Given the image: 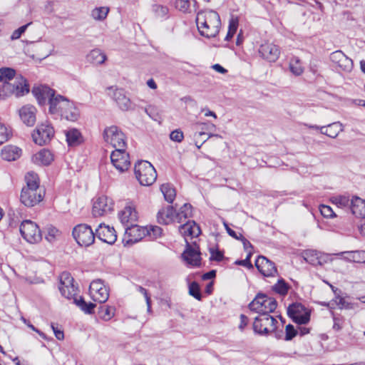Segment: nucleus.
<instances>
[{"mask_svg":"<svg viewBox=\"0 0 365 365\" xmlns=\"http://www.w3.org/2000/svg\"><path fill=\"white\" fill-rule=\"evenodd\" d=\"M73 278L68 272H63L60 275L59 290L64 297L73 299V303L86 314H92L96 304L86 302L82 297H76L77 287L73 284Z\"/></svg>","mask_w":365,"mask_h":365,"instance_id":"nucleus-1","label":"nucleus"},{"mask_svg":"<svg viewBox=\"0 0 365 365\" xmlns=\"http://www.w3.org/2000/svg\"><path fill=\"white\" fill-rule=\"evenodd\" d=\"M196 24L202 36L206 38H212L219 33L221 21L217 11L204 10L197 13Z\"/></svg>","mask_w":365,"mask_h":365,"instance_id":"nucleus-2","label":"nucleus"},{"mask_svg":"<svg viewBox=\"0 0 365 365\" xmlns=\"http://www.w3.org/2000/svg\"><path fill=\"white\" fill-rule=\"evenodd\" d=\"M277 320L267 313H262L255 318L252 324L254 332L260 336L274 333L277 338H281L283 331L277 330Z\"/></svg>","mask_w":365,"mask_h":365,"instance_id":"nucleus-3","label":"nucleus"},{"mask_svg":"<svg viewBox=\"0 0 365 365\" xmlns=\"http://www.w3.org/2000/svg\"><path fill=\"white\" fill-rule=\"evenodd\" d=\"M29 86L26 80L20 74H16L9 81L0 86V98L5 99L10 96L20 97L28 93Z\"/></svg>","mask_w":365,"mask_h":365,"instance_id":"nucleus-4","label":"nucleus"},{"mask_svg":"<svg viewBox=\"0 0 365 365\" xmlns=\"http://www.w3.org/2000/svg\"><path fill=\"white\" fill-rule=\"evenodd\" d=\"M134 172L136 178L144 186L152 185L157 178V173L150 163L146 160L138 161L135 165Z\"/></svg>","mask_w":365,"mask_h":365,"instance_id":"nucleus-5","label":"nucleus"},{"mask_svg":"<svg viewBox=\"0 0 365 365\" xmlns=\"http://www.w3.org/2000/svg\"><path fill=\"white\" fill-rule=\"evenodd\" d=\"M248 307L251 311L259 313V314L262 313L269 314L276 309L277 302L274 298L259 293L249 304Z\"/></svg>","mask_w":365,"mask_h":365,"instance_id":"nucleus-6","label":"nucleus"},{"mask_svg":"<svg viewBox=\"0 0 365 365\" xmlns=\"http://www.w3.org/2000/svg\"><path fill=\"white\" fill-rule=\"evenodd\" d=\"M19 230L23 238L29 243H38L42 240L41 232L38 226L31 220L23 221Z\"/></svg>","mask_w":365,"mask_h":365,"instance_id":"nucleus-7","label":"nucleus"},{"mask_svg":"<svg viewBox=\"0 0 365 365\" xmlns=\"http://www.w3.org/2000/svg\"><path fill=\"white\" fill-rule=\"evenodd\" d=\"M76 242L81 246H89L94 242L96 234L86 224H80L74 227L72 232Z\"/></svg>","mask_w":365,"mask_h":365,"instance_id":"nucleus-8","label":"nucleus"},{"mask_svg":"<svg viewBox=\"0 0 365 365\" xmlns=\"http://www.w3.org/2000/svg\"><path fill=\"white\" fill-rule=\"evenodd\" d=\"M103 139L115 148V150L125 148V135L117 126L112 125L106 128L103 131Z\"/></svg>","mask_w":365,"mask_h":365,"instance_id":"nucleus-9","label":"nucleus"},{"mask_svg":"<svg viewBox=\"0 0 365 365\" xmlns=\"http://www.w3.org/2000/svg\"><path fill=\"white\" fill-rule=\"evenodd\" d=\"M288 316L298 324H306L309 322L310 313L301 303H293L287 308Z\"/></svg>","mask_w":365,"mask_h":365,"instance_id":"nucleus-10","label":"nucleus"},{"mask_svg":"<svg viewBox=\"0 0 365 365\" xmlns=\"http://www.w3.org/2000/svg\"><path fill=\"white\" fill-rule=\"evenodd\" d=\"M44 197V191L42 189L23 187L21 190L20 200L27 207H34Z\"/></svg>","mask_w":365,"mask_h":365,"instance_id":"nucleus-11","label":"nucleus"},{"mask_svg":"<svg viewBox=\"0 0 365 365\" xmlns=\"http://www.w3.org/2000/svg\"><path fill=\"white\" fill-rule=\"evenodd\" d=\"M185 250L182 254V259L187 265L191 267H200L201 257L199 247L195 242L190 244L187 239H185Z\"/></svg>","mask_w":365,"mask_h":365,"instance_id":"nucleus-12","label":"nucleus"},{"mask_svg":"<svg viewBox=\"0 0 365 365\" xmlns=\"http://www.w3.org/2000/svg\"><path fill=\"white\" fill-rule=\"evenodd\" d=\"M54 135V130L53 127L47 123H41L38 125L32 133L34 142L39 145H43L48 143Z\"/></svg>","mask_w":365,"mask_h":365,"instance_id":"nucleus-13","label":"nucleus"},{"mask_svg":"<svg viewBox=\"0 0 365 365\" xmlns=\"http://www.w3.org/2000/svg\"><path fill=\"white\" fill-rule=\"evenodd\" d=\"M111 163L120 173L128 170L130 166V158L125 148L113 150L110 155Z\"/></svg>","mask_w":365,"mask_h":365,"instance_id":"nucleus-14","label":"nucleus"},{"mask_svg":"<svg viewBox=\"0 0 365 365\" xmlns=\"http://www.w3.org/2000/svg\"><path fill=\"white\" fill-rule=\"evenodd\" d=\"M113 209V200L106 195H101L94 200L92 213L96 217H101L110 213Z\"/></svg>","mask_w":365,"mask_h":365,"instance_id":"nucleus-15","label":"nucleus"},{"mask_svg":"<svg viewBox=\"0 0 365 365\" xmlns=\"http://www.w3.org/2000/svg\"><path fill=\"white\" fill-rule=\"evenodd\" d=\"M89 293L93 301L101 304L106 302L109 297L108 290L101 279L93 280L91 283Z\"/></svg>","mask_w":365,"mask_h":365,"instance_id":"nucleus-16","label":"nucleus"},{"mask_svg":"<svg viewBox=\"0 0 365 365\" xmlns=\"http://www.w3.org/2000/svg\"><path fill=\"white\" fill-rule=\"evenodd\" d=\"M107 90L108 95L116 102L122 110H128L132 108V103L125 95L124 90L114 86L108 87Z\"/></svg>","mask_w":365,"mask_h":365,"instance_id":"nucleus-17","label":"nucleus"},{"mask_svg":"<svg viewBox=\"0 0 365 365\" xmlns=\"http://www.w3.org/2000/svg\"><path fill=\"white\" fill-rule=\"evenodd\" d=\"M146 236L145 227H141L135 223L125 227L123 242L125 245H133Z\"/></svg>","mask_w":365,"mask_h":365,"instance_id":"nucleus-18","label":"nucleus"},{"mask_svg":"<svg viewBox=\"0 0 365 365\" xmlns=\"http://www.w3.org/2000/svg\"><path fill=\"white\" fill-rule=\"evenodd\" d=\"M258 52L260 56L269 62H275L279 57L281 51L279 46L266 41L259 46Z\"/></svg>","mask_w":365,"mask_h":365,"instance_id":"nucleus-19","label":"nucleus"},{"mask_svg":"<svg viewBox=\"0 0 365 365\" xmlns=\"http://www.w3.org/2000/svg\"><path fill=\"white\" fill-rule=\"evenodd\" d=\"M331 61L341 71H351L354 64L353 61L347 57L341 51H336L330 55Z\"/></svg>","mask_w":365,"mask_h":365,"instance_id":"nucleus-20","label":"nucleus"},{"mask_svg":"<svg viewBox=\"0 0 365 365\" xmlns=\"http://www.w3.org/2000/svg\"><path fill=\"white\" fill-rule=\"evenodd\" d=\"M255 266L264 277H274L277 274L274 263L264 256H259L255 261Z\"/></svg>","mask_w":365,"mask_h":365,"instance_id":"nucleus-21","label":"nucleus"},{"mask_svg":"<svg viewBox=\"0 0 365 365\" xmlns=\"http://www.w3.org/2000/svg\"><path fill=\"white\" fill-rule=\"evenodd\" d=\"M96 237L102 242L108 244H113L117 240L116 232L113 227H110L103 223L98 225L96 230Z\"/></svg>","mask_w":365,"mask_h":365,"instance_id":"nucleus-22","label":"nucleus"},{"mask_svg":"<svg viewBox=\"0 0 365 365\" xmlns=\"http://www.w3.org/2000/svg\"><path fill=\"white\" fill-rule=\"evenodd\" d=\"M119 218L125 227L135 223L138 220V212L135 207L130 202L128 203L119 214Z\"/></svg>","mask_w":365,"mask_h":365,"instance_id":"nucleus-23","label":"nucleus"},{"mask_svg":"<svg viewBox=\"0 0 365 365\" xmlns=\"http://www.w3.org/2000/svg\"><path fill=\"white\" fill-rule=\"evenodd\" d=\"M32 93L40 105H44L47 100L50 104V99L55 96V91L46 86H35Z\"/></svg>","mask_w":365,"mask_h":365,"instance_id":"nucleus-24","label":"nucleus"},{"mask_svg":"<svg viewBox=\"0 0 365 365\" xmlns=\"http://www.w3.org/2000/svg\"><path fill=\"white\" fill-rule=\"evenodd\" d=\"M66 102L71 101L61 95H55L50 99L49 112L51 114L61 116L66 108L67 106L66 103L64 104Z\"/></svg>","mask_w":365,"mask_h":365,"instance_id":"nucleus-25","label":"nucleus"},{"mask_svg":"<svg viewBox=\"0 0 365 365\" xmlns=\"http://www.w3.org/2000/svg\"><path fill=\"white\" fill-rule=\"evenodd\" d=\"M36 109L31 105L23 106L19 110L21 120L28 126H33L36 123Z\"/></svg>","mask_w":365,"mask_h":365,"instance_id":"nucleus-26","label":"nucleus"},{"mask_svg":"<svg viewBox=\"0 0 365 365\" xmlns=\"http://www.w3.org/2000/svg\"><path fill=\"white\" fill-rule=\"evenodd\" d=\"M176 212L173 206H167L160 210L157 215V219L159 223L168 225L173 222H176Z\"/></svg>","mask_w":365,"mask_h":365,"instance_id":"nucleus-27","label":"nucleus"},{"mask_svg":"<svg viewBox=\"0 0 365 365\" xmlns=\"http://www.w3.org/2000/svg\"><path fill=\"white\" fill-rule=\"evenodd\" d=\"M180 232L185 237H197L200 234V227L194 221H188L179 227Z\"/></svg>","mask_w":365,"mask_h":365,"instance_id":"nucleus-28","label":"nucleus"},{"mask_svg":"<svg viewBox=\"0 0 365 365\" xmlns=\"http://www.w3.org/2000/svg\"><path fill=\"white\" fill-rule=\"evenodd\" d=\"M344 131V125L337 121L329 123L327 125L322 126L320 128V133L326 135L329 138H335L338 135Z\"/></svg>","mask_w":365,"mask_h":365,"instance_id":"nucleus-29","label":"nucleus"},{"mask_svg":"<svg viewBox=\"0 0 365 365\" xmlns=\"http://www.w3.org/2000/svg\"><path fill=\"white\" fill-rule=\"evenodd\" d=\"M33 162L39 165H48L53 160V155L47 149H42L32 157Z\"/></svg>","mask_w":365,"mask_h":365,"instance_id":"nucleus-30","label":"nucleus"},{"mask_svg":"<svg viewBox=\"0 0 365 365\" xmlns=\"http://www.w3.org/2000/svg\"><path fill=\"white\" fill-rule=\"evenodd\" d=\"M351 210L357 217L365 218V201L359 197H354L350 203Z\"/></svg>","mask_w":365,"mask_h":365,"instance_id":"nucleus-31","label":"nucleus"},{"mask_svg":"<svg viewBox=\"0 0 365 365\" xmlns=\"http://www.w3.org/2000/svg\"><path fill=\"white\" fill-rule=\"evenodd\" d=\"M1 155L4 160L14 161L20 158L21 150L17 146L9 145L2 149Z\"/></svg>","mask_w":365,"mask_h":365,"instance_id":"nucleus-32","label":"nucleus"},{"mask_svg":"<svg viewBox=\"0 0 365 365\" xmlns=\"http://www.w3.org/2000/svg\"><path fill=\"white\" fill-rule=\"evenodd\" d=\"M65 134L68 146H77L80 145L83 140L81 133L76 128L66 130Z\"/></svg>","mask_w":365,"mask_h":365,"instance_id":"nucleus-33","label":"nucleus"},{"mask_svg":"<svg viewBox=\"0 0 365 365\" xmlns=\"http://www.w3.org/2000/svg\"><path fill=\"white\" fill-rule=\"evenodd\" d=\"M65 103L67 106L61 117L66 119L67 120L76 121L79 116L78 109L76 108L73 102H66Z\"/></svg>","mask_w":365,"mask_h":365,"instance_id":"nucleus-34","label":"nucleus"},{"mask_svg":"<svg viewBox=\"0 0 365 365\" xmlns=\"http://www.w3.org/2000/svg\"><path fill=\"white\" fill-rule=\"evenodd\" d=\"M87 61L93 64H102L106 59V55L100 49H93L87 55Z\"/></svg>","mask_w":365,"mask_h":365,"instance_id":"nucleus-35","label":"nucleus"},{"mask_svg":"<svg viewBox=\"0 0 365 365\" xmlns=\"http://www.w3.org/2000/svg\"><path fill=\"white\" fill-rule=\"evenodd\" d=\"M192 205L188 203L184 204L176 213V222L181 223L183 220H186L192 216Z\"/></svg>","mask_w":365,"mask_h":365,"instance_id":"nucleus-36","label":"nucleus"},{"mask_svg":"<svg viewBox=\"0 0 365 365\" xmlns=\"http://www.w3.org/2000/svg\"><path fill=\"white\" fill-rule=\"evenodd\" d=\"M115 312V308L108 305L101 306L98 309L99 317L106 322L110 320L114 317Z\"/></svg>","mask_w":365,"mask_h":365,"instance_id":"nucleus-37","label":"nucleus"},{"mask_svg":"<svg viewBox=\"0 0 365 365\" xmlns=\"http://www.w3.org/2000/svg\"><path fill=\"white\" fill-rule=\"evenodd\" d=\"M160 190L164 196L165 200L169 203H172L176 196L175 188L169 183L163 184Z\"/></svg>","mask_w":365,"mask_h":365,"instance_id":"nucleus-38","label":"nucleus"},{"mask_svg":"<svg viewBox=\"0 0 365 365\" xmlns=\"http://www.w3.org/2000/svg\"><path fill=\"white\" fill-rule=\"evenodd\" d=\"M26 186L24 187L41 189L39 186V179L38 175L33 172H29L25 175Z\"/></svg>","mask_w":365,"mask_h":365,"instance_id":"nucleus-39","label":"nucleus"},{"mask_svg":"<svg viewBox=\"0 0 365 365\" xmlns=\"http://www.w3.org/2000/svg\"><path fill=\"white\" fill-rule=\"evenodd\" d=\"M322 254L316 250H308L305 252V260L313 265L322 264Z\"/></svg>","mask_w":365,"mask_h":365,"instance_id":"nucleus-40","label":"nucleus"},{"mask_svg":"<svg viewBox=\"0 0 365 365\" xmlns=\"http://www.w3.org/2000/svg\"><path fill=\"white\" fill-rule=\"evenodd\" d=\"M61 237V232L56 227L52 225L46 227L45 238L48 242L53 243L58 240Z\"/></svg>","mask_w":365,"mask_h":365,"instance_id":"nucleus-41","label":"nucleus"},{"mask_svg":"<svg viewBox=\"0 0 365 365\" xmlns=\"http://www.w3.org/2000/svg\"><path fill=\"white\" fill-rule=\"evenodd\" d=\"M289 289L290 286L282 278L278 279L277 282L272 287L273 291L282 296H285Z\"/></svg>","mask_w":365,"mask_h":365,"instance_id":"nucleus-42","label":"nucleus"},{"mask_svg":"<svg viewBox=\"0 0 365 365\" xmlns=\"http://www.w3.org/2000/svg\"><path fill=\"white\" fill-rule=\"evenodd\" d=\"M289 69L291 72L296 76H299L303 73L304 68L298 57H293L291 59L289 62Z\"/></svg>","mask_w":365,"mask_h":365,"instance_id":"nucleus-43","label":"nucleus"},{"mask_svg":"<svg viewBox=\"0 0 365 365\" xmlns=\"http://www.w3.org/2000/svg\"><path fill=\"white\" fill-rule=\"evenodd\" d=\"M15 75L16 73L14 69L7 67L1 68H0V82L8 83Z\"/></svg>","mask_w":365,"mask_h":365,"instance_id":"nucleus-44","label":"nucleus"},{"mask_svg":"<svg viewBox=\"0 0 365 365\" xmlns=\"http://www.w3.org/2000/svg\"><path fill=\"white\" fill-rule=\"evenodd\" d=\"M347 254L349 255L348 260L350 262H359L361 259H365L364 251H351V252H343L336 254L337 255H343Z\"/></svg>","mask_w":365,"mask_h":365,"instance_id":"nucleus-45","label":"nucleus"},{"mask_svg":"<svg viewBox=\"0 0 365 365\" xmlns=\"http://www.w3.org/2000/svg\"><path fill=\"white\" fill-rule=\"evenodd\" d=\"M109 12V8L101 6L94 9L91 12L92 17L98 21L105 19Z\"/></svg>","mask_w":365,"mask_h":365,"instance_id":"nucleus-46","label":"nucleus"},{"mask_svg":"<svg viewBox=\"0 0 365 365\" xmlns=\"http://www.w3.org/2000/svg\"><path fill=\"white\" fill-rule=\"evenodd\" d=\"M146 235L151 240H156L162 236L163 229L158 226L146 227Z\"/></svg>","mask_w":365,"mask_h":365,"instance_id":"nucleus-47","label":"nucleus"},{"mask_svg":"<svg viewBox=\"0 0 365 365\" xmlns=\"http://www.w3.org/2000/svg\"><path fill=\"white\" fill-rule=\"evenodd\" d=\"M330 201L338 207H344L349 205V198L345 195H337L331 197Z\"/></svg>","mask_w":365,"mask_h":365,"instance_id":"nucleus-48","label":"nucleus"},{"mask_svg":"<svg viewBox=\"0 0 365 365\" xmlns=\"http://www.w3.org/2000/svg\"><path fill=\"white\" fill-rule=\"evenodd\" d=\"M11 136V131L5 125L0 123V145L7 141Z\"/></svg>","mask_w":365,"mask_h":365,"instance_id":"nucleus-49","label":"nucleus"},{"mask_svg":"<svg viewBox=\"0 0 365 365\" xmlns=\"http://www.w3.org/2000/svg\"><path fill=\"white\" fill-rule=\"evenodd\" d=\"M189 294L195 299L200 300L201 294L199 284L196 282H192L189 285Z\"/></svg>","mask_w":365,"mask_h":365,"instance_id":"nucleus-50","label":"nucleus"},{"mask_svg":"<svg viewBox=\"0 0 365 365\" xmlns=\"http://www.w3.org/2000/svg\"><path fill=\"white\" fill-rule=\"evenodd\" d=\"M144 110L150 118L155 120H157L158 118H159L160 110L155 106H148L144 108Z\"/></svg>","mask_w":365,"mask_h":365,"instance_id":"nucleus-51","label":"nucleus"},{"mask_svg":"<svg viewBox=\"0 0 365 365\" xmlns=\"http://www.w3.org/2000/svg\"><path fill=\"white\" fill-rule=\"evenodd\" d=\"M319 210L322 215H323L326 218H333L336 217V214L332 210L330 206L321 205L319 206Z\"/></svg>","mask_w":365,"mask_h":365,"instance_id":"nucleus-52","label":"nucleus"},{"mask_svg":"<svg viewBox=\"0 0 365 365\" xmlns=\"http://www.w3.org/2000/svg\"><path fill=\"white\" fill-rule=\"evenodd\" d=\"M175 5L179 11L185 13L188 11L190 3L189 0H175Z\"/></svg>","mask_w":365,"mask_h":365,"instance_id":"nucleus-53","label":"nucleus"},{"mask_svg":"<svg viewBox=\"0 0 365 365\" xmlns=\"http://www.w3.org/2000/svg\"><path fill=\"white\" fill-rule=\"evenodd\" d=\"M210 260H211V261L220 262L224 258L223 252L217 249L210 248Z\"/></svg>","mask_w":365,"mask_h":365,"instance_id":"nucleus-54","label":"nucleus"},{"mask_svg":"<svg viewBox=\"0 0 365 365\" xmlns=\"http://www.w3.org/2000/svg\"><path fill=\"white\" fill-rule=\"evenodd\" d=\"M137 290L139 292H140L142 294H143V296L145 299V301H146V304H147V307H148V312H150L151 311V299H150V297L148 294L147 289H145V288H143L141 286H138Z\"/></svg>","mask_w":365,"mask_h":365,"instance_id":"nucleus-55","label":"nucleus"},{"mask_svg":"<svg viewBox=\"0 0 365 365\" xmlns=\"http://www.w3.org/2000/svg\"><path fill=\"white\" fill-rule=\"evenodd\" d=\"M285 333V340L289 341L292 340L297 335V331L295 330L293 325L288 324L286 327Z\"/></svg>","mask_w":365,"mask_h":365,"instance_id":"nucleus-56","label":"nucleus"},{"mask_svg":"<svg viewBox=\"0 0 365 365\" xmlns=\"http://www.w3.org/2000/svg\"><path fill=\"white\" fill-rule=\"evenodd\" d=\"M32 23L30 22L26 25H24L21 27H19L18 29L15 30L12 34H11V39L12 40H16V39H18L21 37V34H24L25 32V31L26 30L27 27L31 25Z\"/></svg>","mask_w":365,"mask_h":365,"instance_id":"nucleus-57","label":"nucleus"},{"mask_svg":"<svg viewBox=\"0 0 365 365\" xmlns=\"http://www.w3.org/2000/svg\"><path fill=\"white\" fill-rule=\"evenodd\" d=\"M156 15L159 17H164L168 13V8L163 5H155L154 7Z\"/></svg>","mask_w":365,"mask_h":365,"instance_id":"nucleus-58","label":"nucleus"},{"mask_svg":"<svg viewBox=\"0 0 365 365\" xmlns=\"http://www.w3.org/2000/svg\"><path fill=\"white\" fill-rule=\"evenodd\" d=\"M170 138L172 140L180 143L184 138L183 133L180 130H175L171 132Z\"/></svg>","mask_w":365,"mask_h":365,"instance_id":"nucleus-59","label":"nucleus"},{"mask_svg":"<svg viewBox=\"0 0 365 365\" xmlns=\"http://www.w3.org/2000/svg\"><path fill=\"white\" fill-rule=\"evenodd\" d=\"M239 25V19L238 17H232L229 22V28L228 30L230 31L231 33L235 34Z\"/></svg>","mask_w":365,"mask_h":365,"instance_id":"nucleus-60","label":"nucleus"},{"mask_svg":"<svg viewBox=\"0 0 365 365\" xmlns=\"http://www.w3.org/2000/svg\"><path fill=\"white\" fill-rule=\"evenodd\" d=\"M336 303L340 309H351V304L347 302L344 297H336Z\"/></svg>","mask_w":365,"mask_h":365,"instance_id":"nucleus-61","label":"nucleus"},{"mask_svg":"<svg viewBox=\"0 0 365 365\" xmlns=\"http://www.w3.org/2000/svg\"><path fill=\"white\" fill-rule=\"evenodd\" d=\"M240 240L242 241L245 251H249L250 250L253 249L252 244L242 234H240Z\"/></svg>","mask_w":365,"mask_h":365,"instance_id":"nucleus-62","label":"nucleus"},{"mask_svg":"<svg viewBox=\"0 0 365 365\" xmlns=\"http://www.w3.org/2000/svg\"><path fill=\"white\" fill-rule=\"evenodd\" d=\"M249 322V319L245 314L240 315V323L239 324V329L242 331L247 327Z\"/></svg>","mask_w":365,"mask_h":365,"instance_id":"nucleus-63","label":"nucleus"},{"mask_svg":"<svg viewBox=\"0 0 365 365\" xmlns=\"http://www.w3.org/2000/svg\"><path fill=\"white\" fill-rule=\"evenodd\" d=\"M51 328L57 339L63 340L64 339V334L63 331L58 329V328L56 327L53 324H51Z\"/></svg>","mask_w":365,"mask_h":365,"instance_id":"nucleus-64","label":"nucleus"}]
</instances>
